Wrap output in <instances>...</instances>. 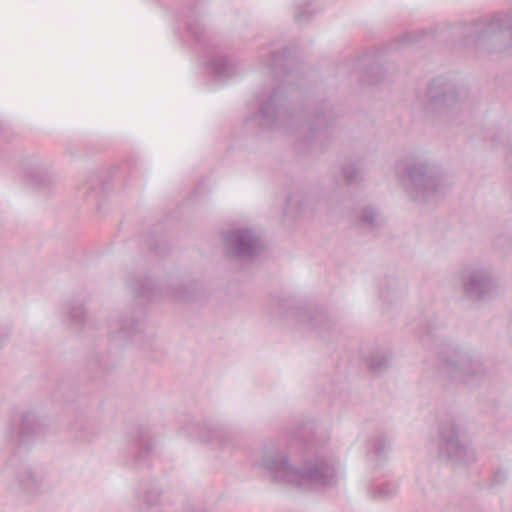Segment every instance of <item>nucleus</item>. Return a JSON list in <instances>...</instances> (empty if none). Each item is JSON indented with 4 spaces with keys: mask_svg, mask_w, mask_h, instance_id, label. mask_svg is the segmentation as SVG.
Instances as JSON below:
<instances>
[{
    "mask_svg": "<svg viewBox=\"0 0 512 512\" xmlns=\"http://www.w3.org/2000/svg\"><path fill=\"white\" fill-rule=\"evenodd\" d=\"M289 50L262 48L259 59L263 73L272 78L256 92L257 110L246 118V125L259 126L263 130L284 129L304 134L300 145L304 148L322 146L326 138L331 111L325 106L308 117L306 110L292 109L287 97V85H292L296 71L288 67Z\"/></svg>",
    "mask_w": 512,
    "mask_h": 512,
    "instance_id": "nucleus-1",
    "label": "nucleus"
},
{
    "mask_svg": "<svg viewBox=\"0 0 512 512\" xmlns=\"http://www.w3.org/2000/svg\"><path fill=\"white\" fill-rule=\"evenodd\" d=\"M259 466L272 481L305 491L336 484L340 467L338 458L325 448H306L298 455L293 445L285 451L266 448Z\"/></svg>",
    "mask_w": 512,
    "mask_h": 512,
    "instance_id": "nucleus-2",
    "label": "nucleus"
},
{
    "mask_svg": "<svg viewBox=\"0 0 512 512\" xmlns=\"http://www.w3.org/2000/svg\"><path fill=\"white\" fill-rule=\"evenodd\" d=\"M419 337L425 347L438 351L444 363L443 369L451 379L473 386L485 375L480 354L470 346L454 344L446 339L443 327L436 319L421 324Z\"/></svg>",
    "mask_w": 512,
    "mask_h": 512,
    "instance_id": "nucleus-3",
    "label": "nucleus"
},
{
    "mask_svg": "<svg viewBox=\"0 0 512 512\" xmlns=\"http://www.w3.org/2000/svg\"><path fill=\"white\" fill-rule=\"evenodd\" d=\"M395 172L406 192L416 202H425L442 193L446 187L440 167L421 155L407 154L396 163Z\"/></svg>",
    "mask_w": 512,
    "mask_h": 512,
    "instance_id": "nucleus-4",
    "label": "nucleus"
},
{
    "mask_svg": "<svg viewBox=\"0 0 512 512\" xmlns=\"http://www.w3.org/2000/svg\"><path fill=\"white\" fill-rule=\"evenodd\" d=\"M463 46L487 53L512 49V13L497 14L490 20L480 19L461 28Z\"/></svg>",
    "mask_w": 512,
    "mask_h": 512,
    "instance_id": "nucleus-5",
    "label": "nucleus"
},
{
    "mask_svg": "<svg viewBox=\"0 0 512 512\" xmlns=\"http://www.w3.org/2000/svg\"><path fill=\"white\" fill-rule=\"evenodd\" d=\"M5 473L10 478L9 491L27 501H32L52 491L47 473L18 456H12L8 460Z\"/></svg>",
    "mask_w": 512,
    "mask_h": 512,
    "instance_id": "nucleus-6",
    "label": "nucleus"
},
{
    "mask_svg": "<svg viewBox=\"0 0 512 512\" xmlns=\"http://www.w3.org/2000/svg\"><path fill=\"white\" fill-rule=\"evenodd\" d=\"M463 431L464 426L459 417L445 414L439 418L437 446L440 458L455 464L475 461V451L461 441Z\"/></svg>",
    "mask_w": 512,
    "mask_h": 512,
    "instance_id": "nucleus-7",
    "label": "nucleus"
},
{
    "mask_svg": "<svg viewBox=\"0 0 512 512\" xmlns=\"http://www.w3.org/2000/svg\"><path fill=\"white\" fill-rule=\"evenodd\" d=\"M128 288L139 299L146 301L159 300L162 297H171L175 300L189 301L193 299L196 285L173 284L167 287L156 285L151 279L132 277L127 280Z\"/></svg>",
    "mask_w": 512,
    "mask_h": 512,
    "instance_id": "nucleus-8",
    "label": "nucleus"
},
{
    "mask_svg": "<svg viewBox=\"0 0 512 512\" xmlns=\"http://www.w3.org/2000/svg\"><path fill=\"white\" fill-rule=\"evenodd\" d=\"M465 95V89L459 88L445 76H438L428 85L424 109L428 112H442L454 108Z\"/></svg>",
    "mask_w": 512,
    "mask_h": 512,
    "instance_id": "nucleus-9",
    "label": "nucleus"
},
{
    "mask_svg": "<svg viewBox=\"0 0 512 512\" xmlns=\"http://www.w3.org/2000/svg\"><path fill=\"white\" fill-rule=\"evenodd\" d=\"M226 255L239 261L255 259L263 249L261 235L251 228H239L224 237Z\"/></svg>",
    "mask_w": 512,
    "mask_h": 512,
    "instance_id": "nucleus-10",
    "label": "nucleus"
},
{
    "mask_svg": "<svg viewBox=\"0 0 512 512\" xmlns=\"http://www.w3.org/2000/svg\"><path fill=\"white\" fill-rule=\"evenodd\" d=\"M464 294L472 300H485L495 291V281L489 268L466 266L459 274Z\"/></svg>",
    "mask_w": 512,
    "mask_h": 512,
    "instance_id": "nucleus-11",
    "label": "nucleus"
},
{
    "mask_svg": "<svg viewBox=\"0 0 512 512\" xmlns=\"http://www.w3.org/2000/svg\"><path fill=\"white\" fill-rule=\"evenodd\" d=\"M204 69L213 81L221 84L239 74V66L236 61L213 44L205 48Z\"/></svg>",
    "mask_w": 512,
    "mask_h": 512,
    "instance_id": "nucleus-12",
    "label": "nucleus"
},
{
    "mask_svg": "<svg viewBox=\"0 0 512 512\" xmlns=\"http://www.w3.org/2000/svg\"><path fill=\"white\" fill-rule=\"evenodd\" d=\"M110 339L119 343H135L141 345L144 335V324L132 315H118L108 320Z\"/></svg>",
    "mask_w": 512,
    "mask_h": 512,
    "instance_id": "nucleus-13",
    "label": "nucleus"
},
{
    "mask_svg": "<svg viewBox=\"0 0 512 512\" xmlns=\"http://www.w3.org/2000/svg\"><path fill=\"white\" fill-rule=\"evenodd\" d=\"M135 500L141 509L150 511L162 505V489L155 481L140 482L135 490Z\"/></svg>",
    "mask_w": 512,
    "mask_h": 512,
    "instance_id": "nucleus-14",
    "label": "nucleus"
},
{
    "mask_svg": "<svg viewBox=\"0 0 512 512\" xmlns=\"http://www.w3.org/2000/svg\"><path fill=\"white\" fill-rule=\"evenodd\" d=\"M46 431V424L43 419L33 411L26 412L19 424V440L29 442L36 437L43 436Z\"/></svg>",
    "mask_w": 512,
    "mask_h": 512,
    "instance_id": "nucleus-15",
    "label": "nucleus"
},
{
    "mask_svg": "<svg viewBox=\"0 0 512 512\" xmlns=\"http://www.w3.org/2000/svg\"><path fill=\"white\" fill-rule=\"evenodd\" d=\"M133 448L137 450L134 455L135 463L137 465H146L147 459L154 449V444L150 438V430L148 427L140 426L137 428Z\"/></svg>",
    "mask_w": 512,
    "mask_h": 512,
    "instance_id": "nucleus-16",
    "label": "nucleus"
},
{
    "mask_svg": "<svg viewBox=\"0 0 512 512\" xmlns=\"http://www.w3.org/2000/svg\"><path fill=\"white\" fill-rule=\"evenodd\" d=\"M362 356L369 369L374 373L381 372L390 363L389 352L382 350L375 345L365 347L362 350Z\"/></svg>",
    "mask_w": 512,
    "mask_h": 512,
    "instance_id": "nucleus-17",
    "label": "nucleus"
},
{
    "mask_svg": "<svg viewBox=\"0 0 512 512\" xmlns=\"http://www.w3.org/2000/svg\"><path fill=\"white\" fill-rule=\"evenodd\" d=\"M207 430L208 434L206 435L203 428L191 422L183 428L182 433L193 440L213 441L219 439L220 441H224L225 431L222 428L213 427L207 428Z\"/></svg>",
    "mask_w": 512,
    "mask_h": 512,
    "instance_id": "nucleus-18",
    "label": "nucleus"
},
{
    "mask_svg": "<svg viewBox=\"0 0 512 512\" xmlns=\"http://www.w3.org/2000/svg\"><path fill=\"white\" fill-rule=\"evenodd\" d=\"M102 191L101 178L98 174H90L78 187L77 196L85 201H96Z\"/></svg>",
    "mask_w": 512,
    "mask_h": 512,
    "instance_id": "nucleus-19",
    "label": "nucleus"
},
{
    "mask_svg": "<svg viewBox=\"0 0 512 512\" xmlns=\"http://www.w3.org/2000/svg\"><path fill=\"white\" fill-rule=\"evenodd\" d=\"M203 9L201 6H195L189 8L186 14V29L187 32L192 35L197 42H200L202 36L205 33L204 25L200 19Z\"/></svg>",
    "mask_w": 512,
    "mask_h": 512,
    "instance_id": "nucleus-20",
    "label": "nucleus"
},
{
    "mask_svg": "<svg viewBox=\"0 0 512 512\" xmlns=\"http://www.w3.org/2000/svg\"><path fill=\"white\" fill-rule=\"evenodd\" d=\"M28 184L38 188L46 189L51 185V174L42 166H35L25 172Z\"/></svg>",
    "mask_w": 512,
    "mask_h": 512,
    "instance_id": "nucleus-21",
    "label": "nucleus"
},
{
    "mask_svg": "<svg viewBox=\"0 0 512 512\" xmlns=\"http://www.w3.org/2000/svg\"><path fill=\"white\" fill-rule=\"evenodd\" d=\"M355 218L358 219L359 225L367 230H373L378 226L379 214L377 209L372 206H364L354 211Z\"/></svg>",
    "mask_w": 512,
    "mask_h": 512,
    "instance_id": "nucleus-22",
    "label": "nucleus"
},
{
    "mask_svg": "<svg viewBox=\"0 0 512 512\" xmlns=\"http://www.w3.org/2000/svg\"><path fill=\"white\" fill-rule=\"evenodd\" d=\"M341 174L347 186H354L363 179V172L353 161H345L341 166Z\"/></svg>",
    "mask_w": 512,
    "mask_h": 512,
    "instance_id": "nucleus-23",
    "label": "nucleus"
},
{
    "mask_svg": "<svg viewBox=\"0 0 512 512\" xmlns=\"http://www.w3.org/2000/svg\"><path fill=\"white\" fill-rule=\"evenodd\" d=\"M71 324L80 327L85 321L86 311L80 300L73 299L66 304Z\"/></svg>",
    "mask_w": 512,
    "mask_h": 512,
    "instance_id": "nucleus-24",
    "label": "nucleus"
},
{
    "mask_svg": "<svg viewBox=\"0 0 512 512\" xmlns=\"http://www.w3.org/2000/svg\"><path fill=\"white\" fill-rule=\"evenodd\" d=\"M316 9L311 1L302 0L295 4L294 18L296 22L303 24L308 22L315 15Z\"/></svg>",
    "mask_w": 512,
    "mask_h": 512,
    "instance_id": "nucleus-25",
    "label": "nucleus"
},
{
    "mask_svg": "<svg viewBox=\"0 0 512 512\" xmlns=\"http://www.w3.org/2000/svg\"><path fill=\"white\" fill-rule=\"evenodd\" d=\"M390 448V439L383 433H377L370 439V451L378 458L386 456Z\"/></svg>",
    "mask_w": 512,
    "mask_h": 512,
    "instance_id": "nucleus-26",
    "label": "nucleus"
},
{
    "mask_svg": "<svg viewBox=\"0 0 512 512\" xmlns=\"http://www.w3.org/2000/svg\"><path fill=\"white\" fill-rule=\"evenodd\" d=\"M296 316L302 323H307L312 329L318 328V323L324 319V315L321 313H315L311 310H297Z\"/></svg>",
    "mask_w": 512,
    "mask_h": 512,
    "instance_id": "nucleus-27",
    "label": "nucleus"
},
{
    "mask_svg": "<svg viewBox=\"0 0 512 512\" xmlns=\"http://www.w3.org/2000/svg\"><path fill=\"white\" fill-rule=\"evenodd\" d=\"M398 492V485L394 482H383L373 488V494L379 499H389Z\"/></svg>",
    "mask_w": 512,
    "mask_h": 512,
    "instance_id": "nucleus-28",
    "label": "nucleus"
},
{
    "mask_svg": "<svg viewBox=\"0 0 512 512\" xmlns=\"http://www.w3.org/2000/svg\"><path fill=\"white\" fill-rule=\"evenodd\" d=\"M506 480H507V472L502 469H498L494 472V474L492 476L491 486L492 487L501 486L506 482Z\"/></svg>",
    "mask_w": 512,
    "mask_h": 512,
    "instance_id": "nucleus-29",
    "label": "nucleus"
},
{
    "mask_svg": "<svg viewBox=\"0 0 512 512\" xmlns=\"http://www.w3.org/2000/svg\"><path fill=\"white\" fill-rule=\"evenodd\" d=\"M423 32H409L405 33L401 37V41L404 43H414L416 42L420 37L423 36Z\"/></svg>",
    "mask_w": 512,
    "mask_h": 512,
    "instance_id": "nucleus-30",
    "label": "nucleus"
},
{
    "mask_svg": "<svg viewBox=\"0 0 512 512\" xmlns=\"http://www.w3.org/2000/svg\"><path fill=\"white\" fill-rule=\"evenodd\" d=\"M9 336V332L6 328H0V348L5 344Z\"/></svg>",
    "mask_w": 512,
    "mask_h": 512,
    "instance_id": "nucleus-31",
    "label": "nucleus"
},
{
    "mask_svg": "<svg viewBox=\"0 0 512 512\" xmlns=\"http://www.w3.org/2000/svg\"><path fill=\"white\" fill-rule=\"evenodd\" d=\"M182 512H207L205 509L203 508H195V507H187L185 508Z\"/></svg>",
    "mask_w": 512,
    "mask_h": 512,
    "instance_id": "nucleus-32",
    "label": "nucleus"
},
{
    "mask_svg": "<svg viewBox=\"0 0 512 512\" xmlns=\"http://www.w3.org/2000/svg\"><path fill=\"white\" fill-rule=\"evenodd\" d=\"M99 366L102 368V369H107V366L103 363H100Z\"/></svg>",
    "mask_w": 512,
    "mask_h": 512,
    "instance_id": "nucleus-33",
    "label": "nucleus"
}]
</instances>
